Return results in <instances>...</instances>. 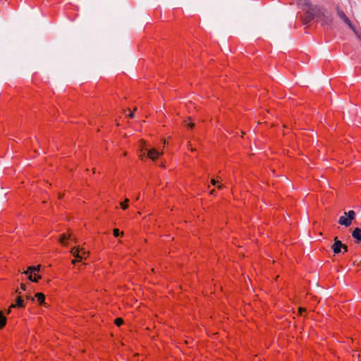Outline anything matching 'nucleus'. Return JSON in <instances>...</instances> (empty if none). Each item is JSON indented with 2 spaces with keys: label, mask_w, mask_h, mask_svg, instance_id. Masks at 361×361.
I'll return each mask as SVG.
<instances>
[{
  "label": "nucleus",
  "mask_w": 361,
  "mask_h": 361,
  "mask_svg": "<svg viewBox=\"0 0 361 361\" xmlns=\"http://www.w3.org/2000/svg\"><path fill=\"white\" fill-rule=\"evenodd\" d=\"M28 279L29 280H30L32 282H37L38 280L39 279H41V276L38 274H34V275L32 274V273H28Z\"/></svg>",
  "instance_id": "ddd939ff"
},
{
  "label": "nucleus",
  "mask_w": 361,
  "mask_h": 361,
  "mask_svg": "<svg viewBox=\"0 0 361 361\" xmlns=\"http://www.w3.org/2000/svg\"><path fill=\"white\" fill-rule=\"evenodd\" d=\"M214 192H215L214 190H212L210 191V194L211 195H214Z\"/></svg>",
  "instance_id": "c85d7f7f"
},
{
  "label": "nucleus",
  "mask_w": 361,
  "mask_h": 361,
  "mask_svg": "<svg viewBox=\"0 0 361 361\" xmlns=\"http://www.w3.org/2000/svg\"><path fill=\"white\" fill-rule=\"evenodd\" d=\"M20 287H21V288H22L23 290H26V286H25V284H24V283H21Z\"/></svg>",
  "instance_id": "4be33fe9"
},
{
  "label": "nucleus",
  "mask_w": 361,
  "mask_h": 361,
  "mask_svg": "<svg viewBox=\"0 0 361 361\" xmlns=\"http://www.w3.org/2000/svg\"><path fill=\"white\" fill-rule=\"evenodd\" d=\"M128 116L130 118H133L134 117V113L133 112H130V114L128 115Z\"/></svg>",
  "instance_id": "bb28decb"
},
{
  "label": "nucleus",
  "mask_w": 361,
  "mask_h": 361,
  "mask_svg": "<svg viewBox=\"0 0 361 361\" xmlns=\"http://www.w3.org/2000/svg\"><path fill=\"white\" fill-rule=\"evenodd\" d=\"M299 311H300V314L302 315V312H305V309H303V308H300V309H299Z\"/></svg>",
  "instance_id": "a878e982"
},
{
  "label": "nucleus",
  "mask_w": 361,
  "mask_h": 361,
  "mask_svg": "<svg viewBox=\"0 0 361 361\" xmlns=\"http://www.w3.org/2000/svg\"><path fill=\"white\" fill-rule=\"evenodd\" d=\"M27 300H31L32 301H34V300H35V298H32V297H31V296H30V295H27Z\"/></svg>",
  "instance_id": "b1692460"
},
{
  "label": "nucleus",
  "mask_w": 361,
  "mask_h": 361,
  "mask_svg": "<svg viewBox=\"0 0 361 361\" xmlns=\"http://www.w3.org/2000/svg\"><path fill=\"white\" fill-rule=\"evenodd\" d=\"M219 189H221L224 188V185H219L217 186Z\"/></svg>",
  "instance_id": "cd10ccee"
},
{
  "label": "nucleus",
  "mask_w": 361,
  "mask_h": 361,
  "mask_svg": "<svg viewBox=\"0 0 361 361\" xmlns=\"http://www.w3.org/2000/svg\"><path fill=\"white\" fill-rule=\"evenodd\" d=\"M35 298L39 305L44 304L45 295L42 293H37L35 294Z\"/></svg>",
  "instance_id": "9b49d317"
},
{
  "label": "nucleus",
  "mask_w": 361,
  "mask_h": 361,
  "mask_svg": "<svg viewBox=\"0 0 361 361\" xmlns=\"http://www.w3.org/2000/svg\"><path fill=\"white\" fill-rule=\"evenodd\" d=\"M342 249L343 250V252H348V246L343 244V247H342Z\"/></svg>",
  "instance_id": "412c9836"
},
{
  "label": "nucleus",
  "mask_w": 361,
  "mask_h": 361,
  "mask_svg": "<svg viewBox=\"0 0 361 361\" xmlns=\"http://www.w3.org/2000/svg\"><path fill=\"white\" fill-rule=\"evenodd\" d=\"M211 183L213 185H216V181L215 179H212Z\"/></svg>",
  "instance_id": "5701e85b"
},
{
  "label": "nucleus",
  "mask_w": 361,
  "mask_h": 361,
  "mask_svg": "<svg viewBox=\"0 0 361 361\" xmlns=\"http://www.w3.org/2000/svg\"><path fill=\"white\" fill-rule=\"evenodd\" d=\"M337 14L338 16L343 20V21L346 23L350 28H351L353 30H355V26L351 23V21L349 20V18L346 16L345 13L341 10L338 7H337Z\"/></svg>",
  "instance_id": "7ed1b4c3"
},
{
  "label": "nucleus",
  "mask_w": 361,
  "mask_h": 361,
  "mask_svg": "<svg viewBox=\"0 0 361 361\" xmlns=\"http://www.w3.org/2000/svg\"><path fill=\"white\" fill-rule=\"evenodd\" d=\"M352 236L355 238V243L359 244L361 242V229L355 228L352 232Z\"/></svg>",
  "instance_id": "0eeeda50"
},
{
  "label": "nucleus",
  "mask_w": 361,
  "mask_h": 361,
  "mask_svg": "<svg viewBox=\"0 0 361 361\" xmlns=\"http://www.w3.org/2000/svg\"><path fill=\"white\" fill-rule=\"evenodd\" d=\"M317 6H312L306 9L304 11V13L301 16V19L302 23L305 25L310 23L314 18L317 17Z\"/></svg>",
  "instance_id": "f257e3e1"
},
{
  "label": "nucleus",
  "mask_w": 361,
  "mask_h": 361,
  "mask_svg": "<svg viewBox=\"0 0 361 361\" xmlns=\"http://www.w3.org/2000/svg\"><path fill=\"white\" fill-rule=\"evenodd\" d=\"M315 11H317L316 18H317L323 25H329L332 23L333 19L331 16L326 12L323 8L317 6V8Z\"/></svg>",
  "instance_id": "f03ea898"
},
{
  "label": "nucleus",
  "mask_w": 361,
  "mask_h": 361,
  "mask_svg": "<svg viewBox=\"0 0 361 361\" xmlns=\"http://www.w3.org/2000/svg\"><path fill=\"white\" fill-rule=\"evenodd\" d=\"M345 215L348 216V218L351 222L355 218V212L353 210H350L348 212H345Z\"/></svg>",
  "instance_id": "2eb2a0df"
},
{
  "label": "nucleus",
  "mask_w": 361,
  "mask_h": 361,
  "mask_svg": "<svg viewBox=\"0 0 361 361\" xmlns=\"http://www.w3.org/2000/svg\"><path fill=\"white\" fill-rule=\"evenodd\" d=\"M342 247L343 244L337 237L334 238V243L332 245L331 248L334 254H339L341 252Z\"/></svg>",
  "instance_id": "20e7f679"
},
{
  "label": "nucleus",
  "mask_w": 361,
  "mask_h": 361,
  "mask_svg": "<svg viewBox=\"0 0 361 361\" xmlns=\"http://www.w3.org/2000/svg\"><path fill=\"white\" fill-rule=\"evenodd\" d=\"M70 238V235H67L66 234H62L61 235V238H60V242L61 243H64L66 240H68V238Z\"/></svg>",
  "instance_id": "dca6fc26"
},
{
  "label": "nucleus",
  "mask_w": 361,
  "mask_h": 361,
  "mask_svg": "<svg viewBox=\"0 0 361 361\" xmlns=\"http://www.w3.org/2000/svg\"><path fill=\"white\" fill-rule=\"evenodd\" d=\"M353 31L355 32V33L357 35V36L358 37V38H359V39H360V41H361V35H359V34L357 32V31H356L355 30H353Z\"/></svg>",
  "instance_id": "393cba45"
},
{
  "label": "nucleus",
  "mask_w": 361,
  "mask_h": 361,
  "mask_svg": "<svg viewBox=\"0 0 361 361\" xmlns=\"http://www.w3.org/2000/svg\"><path fill=\"white\" fill-rule=\"evenodd\" d=\"M160 154L161 153L156 150L155 149H149L147 152V157L152 160H154L155 159L159 157Z\"/></svg>",
  "instance_id": "6e6552de"
},
{
  "label": "nucleus",
  "mask_w": 361,
  "mask_h": 361,
  "mask_svg": "<svg viewBox=\"0 0 361 361\" xmlns=\"http://www.w3.org/2000/svg\"><path fill=\"white\" fill-rule=\"evenodd\" d=\"M298 4L301 6L302 11H305L306 8L312 6L313 5L309 0H296Z\"/></svg>",
  "instance_id": "1a4fd4ad"
},
{
  "label": "nucleus",
  "mask_w": 361,
  "mask_h": 361,
  "mask_svg": "<svg viewBox=\"0 0 361 361\" xmlns=\"http://www.w3.org/2000/svg\"><path fill=\"white\" fill-rule=\"evenodd\" d=\"M114 323L116 326H120L123 324V320L122 318L118 317L115 319Z\"/></svg>",
  "instance_id": "f3484780"
},
{
  "label": "nucleus",
  "mask_w": 361,
  "mask_h": 361,
  "mask_svg": "<svg viewBox=\"0 0 361 361\" xmlns=\"http://www.w3.org/2000/svg\"><path fill=\"white\" fill-rule=\"evenodd\" d=\"M40 270V265H38L37 267L31 266L27 268V270L24 272L25 274H28V273H35L36 271H39Z\"/></svg>",
  "instance_id": "f8f14e48"
},
{
  "label": "nucleus",
  "mask_w": 361,
  "mask_h": 361,
  "mask_svg": "<svg viewBox=\"0 0 361 361\" xmlns=\"http://www.w3.org/2000/svg\"><path fill=\"white\" fill-rule=\"evenodd\" d=\"M80 250H79V248L72 249L71 253L77 259L72 261V262L73 264H75L76 261H80V260L84 258L83 255H85L87 253L85 251L82 250V255H80Z\"/></svg>",
  "instance_id": "39448f33"
},
{
  "label": "nucleus",
  "mask_w": 361,
  "mask_h": 361,
  "mask_svg": "<svg viewBox=\"0 0 361 361\" xmlns=\"http://www.w3.org/2000/svg\"><path fill=\"white\" fill-rule=\"evenodd\" d=\"M128 201H129L128 199H126L125 202H121V208L123 209H126L128 208Z\"/></svg>",
  "instance_id": "a211bd4d"
},
{
  "label": "nucleus",
  "mask_w": 361,
  "mask_h": 361,
  "mask_svg": "<svg viewBox=\"0 0 361 361\" xmlns=\"http://www.w3.org/2000/svg\"><path fill=\"white\" fill-rule=\"evenodd\" d=\"M6 324V318L1 311H0V329H2Z\"/></svg>",
  "instance_id": "4468645a"
},
{
  "label": "nucleus",
  "mask_w": 361,
  "mask_h": 361,
  "mask_svg": "<svg viewBox=\"0 0 361 361\" xmlns=\"http://www.w3.org/2000/svg\"><path fill=\"white\" fill-rule=\"evenodd\" d=\"M113 232H114V235L115 237H118L120 235V232H119V230L118 228H114Z\"/></svg>",
  "instance_id": "6ab92c4d"
},
{
  "label": "nucleus",
  "mask_w": 361,
  "mask_h": 361,
  "mask_svg": "<svg viewBox=\"0 0 361 361\" xmlns=\"http://www.w3.org/2000/svg\"><path fill=\"white\" fill-rule=\"evenodd\" d=\"M338 224L342 226H345V227H348L351 224V221L349 220V219L344 216H342L338 219Z\"/></svg>",
  "instance_id": "9d476101"
},
{
  "label": "nucleus",
  "mask_w": 361,
  "mask_h": 361,
  "mask_svg": "<svg viewBox=\"0 0 361 361\" xmlns=\"http://www.w3.org/2000/svg\"><path fill=\"white\" fill-rule=\"evenodd\" d=\"M185 126H188L190 128H193V126H195V124L193 123H188L186 121H185Z\"/></svg>",
  "instance_id": "aec40b11"
},
{
  "label": "nucleus",
  "mask_w": 361,
  "mask_h": 361,
  "mask_svg": "<svg viewBox=\"0 0 361 361\" xmlns=\"http://www.w3.org/2000/svg\"><path fill=\"white\" fill-rule=\"evenodd\" d=\"M25 307V302L24 300L21 297H18L16 300V303H13L11 305L8 314L11 312V308H16V307Z\"/></svg>",
  "instance_id": "423d86ee"
}]
</instances>
